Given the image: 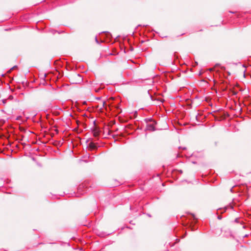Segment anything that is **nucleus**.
Instances as JSON below:
<instances>
[{
	"instance_id": "obj_1",
	"label": "nucleus",
	"mask_w": 251,
	"mask_h": 251,
	"mask_svg": "<svg viewBox=\"0 0 251 251\" xmlns=\"http://www.w3.org/2000/svg\"><path fill=\"white\" fill-rule=\"evenodd\" d=\"M154 124H156V123L148 124L147 126L146 129L151 131H154L155 130Z\"/></svg>"
},
{
	"instance_id": "obj_4",
	"label": "nucleus",
	"mask_w": 251,
	"mask_h": 251,
	"mask_svg": "<svg viewBox=\"0 0 251 251\" xmlns=\"http://www.w3.org/2000/svg\"><path fill=\"white\" fill-rule=\"evenodd\" d=\"M106 102L105 101H103L102 102V105L103 106H105V105H106Z\"/></svg>"
},
{
	"instance_id": "obj_6",
	"label": "nucleus",
	"mask_w": 251,
	"mask_h": 251,
	"mask_svg": "<svg viewBox=\"0 0 251 251\" xmlns=\"http://www.w3.org/2000/svg\"><path fill=\"white\" fill-rule=\"evenodd\" d=\"M209 70L210 71H212L213 70V68H210Z\"/></svg>"
},
{
	"instance_id": "obj_8",
	"label": "nucleus",
	"mask_w": 251,
	"mask_h": 251,
	"mask_svg": "<svg viewBox=\"0 0 251 251\" xmlns=\"http://www.w3.org/2000/svg\"><path fill=\"white\" fill-rule=\"evenodd\" d=\"M23 138H24V136H22V138H21L20 140H22Z\"/></svg>"
},
{
	"instance_id": "obj_7",
	"label": "nucleus",
	"mask_w": 251,
	"mask_h": 251,
	"mask_svg": "<svg viewBox=\"0 0 251 251\" xmlns=\"http://www.w3.org/2000/svg\"><path fill=\"white\" fill-rule=\"evenodd\" d=\"M23 138H24V136H22V138H21L20 140H22Z\"/></svg>"
},
{
	"instance_id": "obj_2",
	"label": "nucleus",
	"mask_w": 251,
	"mask_h": 251,
	"mask_svg": "<svg viewBox=\"0 0 251 251\" xmlns=\"http://www.w3.org/2000/svg\"><path fill=\"white\" fill-rule=\"evenodd\" d=\"M89 147L90 150H94L97 149V147L95 144L93 142H90L89 144Z\"/></svg>"
},
{
	"instance_id": "obj_3",
	"label": "nucleus",
	"mask_w": 251,
	"mask_h": 251,
	"mask_svg": "<svg viewBox=\"0 0 251 251\" xmlns=\"http://www.w3.org/2000/svg\"><path fill=\"white\" fill-rule=\"evenodd\" d=\"M93 135L95 137H97L99 136V130L97 128V127H95L93 131Z\"/></svg>"
},
{
	"instance_id": "obj_5",
	"label": "nucleus",
	"mask_w": 251,
	"mask_h": 251,
	"mask_svg": "<svg viewBox=\"0 0 251 251\" xmlns=\"http://www.w3.org/2000/svg\"><path fill=\"white\" fill-rule=\"evenodd\" d=\"M8 99H13V97H12V96H10L9 97V98H8Z\"/></svg>"
}]
</instances>
